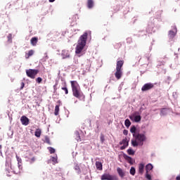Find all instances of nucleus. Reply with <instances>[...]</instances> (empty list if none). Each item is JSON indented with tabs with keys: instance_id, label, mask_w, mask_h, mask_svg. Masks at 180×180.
Wrapping results in <instances>:
<instances>
[{
	"instance_id": "17",
	"label": "nucleus",
	"mask_w": 180,
	"mask_h": 180,
	"mask_svg": "<svg viewBox=\"0 0 180 180\" xmlns=\"http://www.w3.org/2000/svg\"><path fill=\"white\" fill-rule=\"evenodd\" d=\"M96 169H98V171H102L103 169V165H102V162H96Z\"/></svg>"
},
{
	"instance_id": "25",
	"label": "nucleus",
	"mask_w": 180,
	"mask_h": 180,
	"mask_svg": "<svg viewBox=\"0 0 180 180\" xmlns=\"http://www.w3.org/2000/svg\"><path fill=\"white\" fill-rule=\"evenodd\" d=\"M124 124H125L126 127H130V126L131 124L130 120H129V119L125 120Z\"/></svg>"
},
{
	"instance_id": "6",
	"label": "nucleus",
	"mask_w": 180,
	"mask_h": 180,
	"mask_svg": "<svg viewBox=\"0 0 180 180\" xmlns=\"http://www.w3.org/2000/svg\"><path fill=\"white\" fill-rule=\"evenodd\" d=\"M101 180H119V178H117V176L116 175H112L109 173H104L101 176Z\"/></svg>"
},
{
	"instance_id": "2",
	"label": "nucleus",
	"mask_w": 180,
	"mask_h": 180,
	"mask_svg": "<svg viewBox=\"0 0 180 180\" xmlns=\"http://www.w3.org/2000/svg\"><path fill=\"white\" fill-rule=\"evenodd\" d=\"M133 137L135 139L131 140V146H133V147H137L138 146H141L144 144V141L147 140V137L144 134H133Z\"/></svg>"
},
{
	"instance_id": "36",
	"label": "nucleus",
	"mask_w": 180,
	"mask_h": 180,
	"mask_svg": "<svg viewBox=\"0 0 180 180\" xmlns=\"http://www.w3.org/2000/svg\"><path fill=\"white\" fill-rule=\"evenodd\" d=\"M123 134H124V136H127V134H129V131H127V129H124V130L123 131Z\"/></svg>"
},
{
	"instance_id": "13",
	"label": "nucleus",
	"mask_w": 180,
	"mask_h": 180,
	"mask_svg": "<svg viewBox=\"0 0 180 180\" xmlns=\"http://www.w3.org/2000/svg\"><path fill=\"white\" fill-rule=\"evenodd\" d=\"M139 174L143 175L144 174V163H140L139 165Z\"/></svg>"
},
{
	"instance_id": "30",
	"label": "nucleus",
	"mask_w": 180,
	"mask_h": 180,
	"mask_svg": "<svg viewBox=\"0 0 180 180\" xmlns=\"http://www.w3.org/2000/svg\"><path fill=\"white\" fill-rule=\"evenodd\" d=\"M50 154H54V153H56V149H54L53 148L49 147L48 148Z\"/></svg>"
},
{
	"instance_id": "9",
	"label": "nucleus",
	"mask_w": 180,
	"mask_h": 180,
	"mask_svg": "<svg viewBox=\"0 0 180 180\" xmlns=\"http://www.w3.org/2000/svg\"><path fill=\"white\" fill-rule=\"evenodd\" d=\"M120 145H123L120 147V150H125L127 147H129V139L127 138H124L120 142Z\"/></svg>"
},
{
	"instance_id": "37",
	"label": "nucleus",
	"mask_w": 180,
	"mask_h": 180,
	"mask_svg": "<svg viewBox=\"0 0 180 180\" xmlns=\"http://www.w3.org/2000/svg\"><path fill=\"white\" fill-rule=\"evenodd\" d=\"M8 41H12V34H9L8 36Z\"/></svg>"
},
{
	"instance_id": "38",
	"label": "nucleus",
	"mask_w": 180,
	"mask_h": 180,
	"mask_svg": "<svg viewBox=\"0 0 180 180\" xmlns=\"http://www.w3.org/2000/svg\"><path fill=\"white\" fill-rule=\"evenodd\" d=\"M54 92H57V84L53 86Z\"/></svg>"
},
{
	"instance_id": "43",
	"label": "nucleus",
	"mask_w": 180,
	"mask_h": 180,
	"mask_svg": "<svg viewBox=\"0 0 180 180\" xmlns=\"http://www.w3.org/2000/svg\"><path fill=\"white\" fill-rule=\"evenodd\" d=\"M56 0H49V2H54Z\"/></svg>"
},
{
	"instance_id": "23",
	"label": "nucleus",
	"mask_w": 180,
	"mask_h": 180,
	"mask_svg": "<svg viewBox=\"0 0 180 180\" xmlns=\"http://www.w3.org/2000/svg\"><path fill=\"white\" fill-rule=\"evenodd\" d=\"M58 112H60V105H57L55 107V112H54L55 116H58Z\"/></svg>"
},
{
	"instance_id": "11",
	"label": "nucleus",
	"mask_w": 180,
	"mask_h": 180,
	"mask_svg": "<svg viewBox=\"0 0 180 180\" xmlns=\"http://www.w3.org/2000/svg\"><path fill=\"white\" fill-rule=\"evenodd\" d=\"M37 41H39V38H37V37H34L30 39V44L33 46H37Z\"/></svg>"
},
{
	"instance_id": "21",
	"label": "nucleus",
	"mask_w": 180,
	"mask_h": 180,
	"mask_svg": "<svg viewBox=\"0 0 180 180\" xmlns=\"http://www.w3.org/2000/svg\"><path fill=\"white\" fill-rule=\"evenodd\" d=\"M62 91H65V95H68V88H67V83H64V86L61 88Z\"/></svg>"
},
{
	"instance_id": "18",
	"label": "nucleus",
	"mask_w": 180,
	"mask_h": 180,
	"mask_svg": "<svg viewBox=\"0 0 180 180\" xmlns=\"http://www.w3.org/2000/svg\"><path fill=\"white\" fill-rule=\"evenodd\" d=\"M62 56L63 58H70V52H68V51H63Z\"/></svg>"
},
{
	"instance_id": "15",
	"label": "nucleus",
	"mask_w": 180,
	"mask_h": 180,
	"mask_svg": "<svg viewBox=\"0 0 180 180\" xmlns=\"http://www.w3.org/2000/svg\"><path fill=\"white\" fill-rule=\"evenodd\" d=\"M117 172L120 176V178H124L125 173L120 167L117 168Z\"/></svg>"
},
{
	"instance_id": "26",
	"label": "nucleus",
	"mask_w": 180,
	"mask_h": 180,
	"mask_svg": "<svg viewBox=\"0 0 180 180\" xmlns=\"http://www.w3.org/2000/svg\"><path fill=\"white\" fill-rule=\"evenodd\" d=\"M129 174H131V175H136V168L134 167H131L130 170H129Z\"/></svg>"
},
{
	"instance_id": "39",
	"label": "nucleus",
	"mask_w": 180,
	"mask_h": 180,
	"mask_svg": "<svg viewBox=\"0 0 180 180\" xmlns=\"http://www.w3.org/2000/svg\"><path fill=\"white\" fill-rule=\"evenodd\" d=\"M23 88H25V83L24 82H21L20 89H23Z\"/></svg>"
},
{
	"instance_id": "40",
	"label": "nucleus",
	"mask_w": 180,
	"mask_h": 180,
	"mask_svg": "<svg viewBox=\"0 0 180 180\" xmlns=\"http://www.w3.org/2000/svg\"><path fill=\"white\" fill-rule=\"evenodd\" d=\"M16 158H17L18 162H20V161H22V160H21L20 158H19L18 157V155H16Z\"/></svg>"
},
{
	"instance_id": "34",
	"label": "nucleus",
	"mask_w": 180,
	"mask_h": 180,
	"mask_svg": "<svg viewBox=\"0 0 180 180\" xmlns=\"http://www.w3.org/2000/svg\"><path fill=\"white\" fill-rule=\"evenodd\" d=\"M45 142L47 143V144H51V143L50 142V138L49 137L45 138Z\"/></svg>"
},
{
	"instance_id": "24",
	"label": "nucleus",
	"mask_w": 180,
	"mask_h": 180,
	"mask_svg": "<svg viewBox=\"0 0 180 180\" xmlns=\"http://www.w3.org/2000/svg\"><path fill=\"white\" fill-rule=\"evenodd\" d=\"M136 130H137V128H136L135 126L131 127L130 132L133 133V134H138L139 133L136 132Z\"/></svg>"
},
{
	"instance_id": "7",
	"label": "nucleus",
	"mask_w": 180,
	"mask_h": 180,
	"mask_svg": "<svg viewBox=\"0 0 180 180\" xmlns=\"http://www.w3.org/2000/svg\"><path fill=\"white\" fill-rule=\"evenodd\" d=\"M131 120H134L136 123L141 122V116L139 114V112H135L132 115L129 116Z\"/></svg>"
},
{
	"instance_id": "28",
	"label": "nucleus",
	"mask_w": 180,
	"mask_h": 180,
	"mask_svg": "<svg viewBox=\"0 0 180 180\" xmlns=\"http://www.w3.org/2000/svg\"><path fill=\"white\" fill-rule=\"evenodd\" d=\"M75 171H77V172H78V174L81 173V169L79 168V165H78L77 164L75 165Z\"/></svg>"
},
{
	"instance_id": "44",
	"label": "nucleus",
	"mask_w": 180,
	"mask_h": 180,
	"mask_svg": "<svg viewBox=\"0 0 180 180\" xmlns=\"http://www.w3.org/2000/svg\"><path fill=\"white\" fill-rule=\"evenodd\" d=\"M162 110H165V109L163 108V109L162 110V111H161L162 113Z\"/></svg>"
},
{
	"instance_id": "35",
	"label": "nucleus",
	"mask_w": 180,
	"mask_h": 180,
	"mask_svg": "<svg viewBox=\"0 0 180 180\" xmlns=\"http://www.w3.org/2000/svg\"><path fill=\"white\" fill-rule=\"evenodd\" d=\"M41 81H43V79H41V77H38V78H37V79H36V82H37L38 84H41Z\"/></svg>"
},
{
	"instance_id": "45",
	"label": "nucleus",
	"mask_w": 180,
	"mask_h": 180,
	"mask_svg": "<svg viewBox=\"0 0 180 180\" xmlns=\"http://www.w3.org/2000/svg\"><path fill=\"white\" fill-rule=\"evenodd\" d=\"M18 168H20V165H18Z\"/></svg>"
},
{
	"instance_id": "29",
	"label": "nucleus",
	"mask_w": 180,
	"mask_h": 180,
	"mask_svg": "<svg viewBox=\"0 0 180 180\" xmlns=\"http://www.w3.org/2000/svg\"><path fill=\"white\" fill-rule=\"evenodd\" d=\"M76 140L77 141H81V136H79V132H76Z\"/></svg>"
},
{
	"instance_id": "14",
	"label": "nucleus",
	"mask_w": 180,
	"mask_h": 180,
	"mask_svg": "<svg viewBox=\"0 0 180 180\" xmlns=\"http://www.w3.org/2000/svg\"><path fill=\"white\" fill-rule=\"evenodd\" d=\"M124 158L127 161V162H129V164H130L131 165H133V164H134L135 162V160L130 156L126 155L124 156Z\"/></svg>"
},
{
	"instance_id": "12",
	"label": "nucleus",
	"mask_w": 180,
	"mask_h": 180,
	"mask_svg": "<svg viewBox=\"0 0 180 180\" xmlns=\"http://www.w3.org/2000/svg\"><path fill=\"white\" fill-rule=\"evenodd\" d=\"M33 54H34V51L33 49L28 51V52L25 53V58L27 60L30 58V57H32V56H33Z\"/></svg>"
},
{
	"instance_id": "20",
	"label": "nucleus",
	"mask_w": 180,
	"mask_h": 180,
	"mask_svg": "<svg viewBox=\"0 0 180 180\" xmlns=\"http://www.w3.org/2000/svg\"><path fill=\"white\" fill-rule=\"evenodd\" d=\"M153 165L151 163L148 164L146 166V172H150V171H151L153 169Z\"/></svg>"
},
{
	"instance_id": "41",
	"label": "nucleus",
	"mask_w": 180,
	"mask_h": 180,
	"mask_svg": "<svg viewBox=\"0 0 180 180\" xmlns=\"http://www.w3.org/2000/svg\"><path fill=\"white\" fill-rule=\"evenodd\" d=\"M176 180H180V175L176 177Z\"/></svg>"
},
{
	"instance_id": "46",
	"label": "nucleus",
	"mask_w": 180,
	"mask_h": 180,
	"mask_svg": "<svg viewBox=\"0 0 180 180\" xmlns=\"http://www.w3.org/2000/svg\"><path fill=\"white\" fill-rule=\"evenodd\" d=\"M76 64H78V61H77Z\"/></svg>"
},
{
	"instance_id": "33",
	"label": "nucleus",
	"mask_w": 180,
	"mask_h": 180,
	"mask_svg": "<svg viewBox=\"0 0 180 180\" xmlns=\"http://www.w3.org/2000/svg\"><path fill=\"white\" fill-rule=\"evenodd\" d=\"M149 172L146 173V178L148 180H151V175H150V174H148Z\"/></svg>"
},
{
	"instance_id": "5",
	"label": "nucleus",
	"mask_w": 180,
	"mask_h": 180,
	"mask_svg": "<svg viewBox=\"0 0 180 180\" xmlns=\"http://www.w3.org/2000/svg\"><path fill=\"white\" fill-rule=\"evenodd\" d=\"M27 76L32 79H34L36 76L39 74V70L28 69L26 70Z\"/></svg>"
},
{
	"instance_id": "27",
	"label": "nucleus",
	"mask_w": 180,
	"mask_h": 180,
	"mask_svg": "<svg viewBox=\"0 0 180 180\" xmlns=\"http://www.w3.org/2000/svg\"><path fill=\"white\" fill-rule=\"evenodd\" d=\"M127 153L129 155H134V150H133L131 148H129L127 150Z\"/></svg>"
},
{
	"instance_id": "3",
	"label": "nucleus",
	"mask_w": 180,
	"mask_h": 180,
	"mask_svg": "<svg viewBox=\"0 0 180 180\" xmlns=\"http://www.w3.org/2000/svg\"><path fill=\"white\" fill-rule=\"evenodd\" d=\"M72 95L77 99H81L84 96V93L81 91V87L77 81H70Z\"/></svg>"
},
{
	"instance_id": "31",
	"label": "nucleus",
	"mask_w": 180,
	"mask_h": 180,
	"mask_svg": "<svg viewBox=\"0 0 180 180\" xmlns=\"http://www.w3.org/2000/svg\"><path fill=\"white\" fill-rule=\"evenodd\" d=\"M100 140H101V143H104L105 142V136L103 135V134H101Z\"/></svg>"
},
{
	"instance_id": "32",
	"label": "nucleus",
	"mask_w": 180,
	"mask_h": 180,
	"mask_svg": "<svg viewBox=\"0 0 180 180\" xmlns=\"http://www.w3.org/2000/svg\"><path fill=\"white\" fill-rule=\"evenodd\" d=\"M52 162H53V164H58V161H57V157H52Z\"/></svg>"
},
{
	"instance_id": "4",
	"label": "nucleus",
	"mask_w": 180,
	"mask_h": 180,
	"mask_svg": "<svg viewBox=\"0 0 180 180\" xmlns=\"http://www.w3.org/2000/svg\"><path fill=\"white\" fill-rule=\"evenodd\" d=\"M123 64H124V60H123L117 61L115 77L117 79H120L123 76V69L122 68V67H123Z\"/></svg>"
},
{
	"instance_id": "8",
	"label": "nucleus",
	"mask_w": 180,
	"mask_h": 180,
	"mask_svg": "<svg viewBox=\"0 0 180 180\" xmlns=\"http://www.w3.org/2000/svg\"><path fill=\"white\" fill-rule=\"evenodd\" d=\"M153 88H154V84L146 83L142 86L141 91L142 92H146L147 91H150V89H153Z\"/></svg>"
},
{
	"instance_id": "22",
	"label": "nucleus",
	"mask_w": 180,
	"mask_h": 180,
	"mask_svg": "<svg viewBox=\"0 0 180 180\" xmlns=\"http://www.w3.org/2000/svg\"><path fill=\"white\" fill-rule=\"evenodd\" d=\"M34 136L36 137H40V136H41V129H37L36 131H35Z\"/></svg>"
},
{
	"instance_id": "1",
	"label": "nucleus",
	"mask_w": 180,
	"mask_h": 180,
	"mask_svg": "<svg viewBox=\"0 0 180 180\" xmlns=\"http://www.w3.org/2000/svg\"><path fill=\"white\" fill-rule=\"evenodd\" d=\"M88 39V33L84 32V34H82L79 39L78 40L77 45L75 48V53L76 54H81L82 52V50H84V48L85 46H86V40Z\"/></svg>"
},
{
	"instance_id": "16",
	"label": "nucleus",
	"mask_w": 180,
	"mask_h": 180,
	"mask_svg": "<svg viewBox=\"0 0 180 180\" xmlns=\"http://www.w3.org/2000/svg\"><path fill=\"white\" fill-rule=\"evenodd\" d=\"M169 39H174L176 36V31L170 30L168 34Z\"/></svg>"
},
{
	"instance_id": "19",
	"label": "nucleus",
	"mask_w": 180,
	"mask_h": 180,
	"mask_svg": "<svg viewBox=\"0 0 180 180\" xmlns=\"http://www.w3.org/2000/svg\"><path fill=\"white\" fill-rule=\"evenodd\" d=\"M87 7L89 8V9H91V8H94V0L87 1Z\"/></svg>"
},
{
	"instance_id": "42",
	"label": "nucleus",
	"mask_w": 180,
	"mask_h": 180,
	"mask_svg": "<svg viewBox=\"0 0 180 180\" xmlns=\"http://www.w3.org/2000/svg\"><path fill=\"white\" fill-rule=\"evenodd\" d=\"M34 160H35L34 158H32V161L33 162H34Z\"/></svg>"
},
{
	"instance_id": "10",
	"label": "nucleus",
	"mask_w": 180,
	"mask_h": 180,
	"mask_svg": "<svg viewBox=\"0 0 180 180\" xmlns=\"http://www.w3.org/2000/svg\"><path fill=\"white\" fill-rule=\"evenodd\" d=\"M20 122H21L22 124H23V126H27L29 124L30 120H29V118H27V117L23 115L20 118Z\"/></svg>"
}]
</instances>
